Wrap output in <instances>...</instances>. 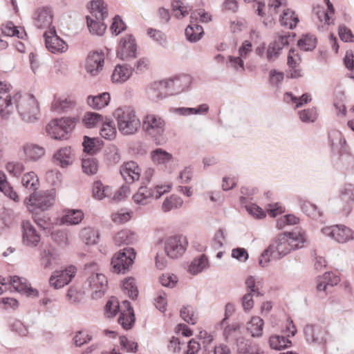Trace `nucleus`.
Wrapping results in <instances>:
<instances>
[{"mask_svg":"<svg viewBox=\"0 0 354 354\" xmlns=\"http://www.w3.org/2000/svg\"><path fill=\"white\" fill-rule=\"evenodd\" d=\"M306 240L304 233L300 232H290L279 234L270 244L273 246L274 255L277 260L287 255L293 250L304 247Z\"/></svg>","mask_w":354,"mask_h":354,"instance_id":"1","label":"nucleus"},{"mask_svg":"<svg viewBox=\"0 0 354 354\" xmlns=\"http://www.w3.org/2000/svg\"><path fill=\"white\" fill-rule=\"evenodd\" d=\"M119 131L124 136L136 134L141 126L134 109L129 106L118 107L114 112Z\"/></svg>","mask_w":354,"mask_h":354,"instance_id":"2","label":"nucleus"},{"mask_svg":"<svg viewBox=\"0 0 354 354\" xmlns=\"http://www.w3.org/2000/svg\"><path fill=\"white\" fill-rule=\"evenodd\" d=\"M97 267V263L95 262L86 263L84 266L85 272L89 276L84 284V288L92 292L91 297L93 299H100L104 295L108 283L106 277L96 272Z\"/></svg>","mask_w":354,"mask_h":354,"instance_id":"3","label":"nucleus"},{"mask_svg":"<svg viewBox=\"0 0 354 354\" xmlns=\"http://www.w3.org/2000/svg\"><path fill=\"white\" fill-rule=\"evenodd\" d=\"M14 102L16 104L19 115L24 122H34L38 119L39 105L32 95L26 94L22 96L19 93H16L14 95Z\"/></svg>","mask_w":354,"mask_h":354,"instance_id":"4","label":"nucleus"},{"mask_svg":"<svg viewBox=\"0 0 354 354\" xmlns=\"http://www.w3.org/2000/svg\"><path fill=\"white\" fill-rule=\"evenodd\" d=\"M75 126V119L73 118H62L52 120L46 126L48 133L55 140H66Z\"/></svg>","mask_w":354,"mask_h":354,"instance_id":"5","label":"nucleus"},{"mask_svg":"<svg viewBox=\"0 0 354 354\" xmlns=\"http://www.w3.org/2000/svg\"><path fill=\"white\" fill-rule=\"evenodd\" d=\"M165 121L160 115L147 114L143 118L142 129L149 136L156 145H161V136L165 132Z\"/></svg>","mask_w":354,"mask_h":354,"instance_id":"6","label":"nucleus"},{"mask_svg":"<svg viewBox=\"0 0 354 354\" xmlns=\"http://www.w3.org/2000/svg\"><path fill=\"white\" fill-rule=\"evenodd\" d=\"M55 201L54 189L35 191L28 198V207L30 211L44 212L52 207Z\"/></svg>","mask_w":354,"mask_h":354,"instance_id":"7","label":"nucleus"},{"mask_svg":"<svg viewBox=\"0 0 354 354\" xmlns=\"http://www.w3.org/2000/svg\"><path fill=\"white\" fill-rule=\"evenodd\" d=\"M136 258V252L132 248H126L120 250L111 259L113 271L116 273H125Z\"/></svg>","mask_w":354,"mask_h":354,"instance_id":"8","label":"nucleus"},{"mask_svg":"<svg viewBox=\"0 0 354 354\" xmlns=\"http://www.w3.org/2000/svg\"><path fill=\"white\" fill-rule=\"evenodd\" d=\"M187 245L186 238L182 235L171 236L165 241V251L171 259H176L183 255Z\"/></svg>","mask_w":354,"mask_h":354,"instance_id":"9","label":"nucleus"},{"mask_svg":"<svg viewBox=\"0 0 354 354\" xmlns=\"http://www.w3.org/2000/svg\"><path fill=\"white\" fill-rule=\"evenodd\" d=\"M76 271V268L71 266L64 270L53 272L49 279L50 286L57 290L68 285L75 277Z\"/></svg>","mask_w":354,"mask_h":354,"instance_id":"10","label":"nucleus"},{"mask_svg":"<svg viewBox=\"0 0 354 354\" xmlns=\"http://www.w3.org/2000/svg\"><path fill=\"white\" fill-rule=\"evenodd\" d=\"M44 37L46 48L52 53H64L68 50V45L57 35L54 26L46 30Z\"/></svg>","mask_w":354,"mask_h":354,"instance_id":"11","label":"nucleus"},{"mask_svg":"<svg viewBox=\"0 0 354 354\" xmlns=\"http://www.w3.org/2000/svg\"><path fill=\"white\" fill-rule=\"evenodd\" d=\"M324 234L330 236L338 243H345L354 239V232L344 225H333L324 227Z\"/></svg>","mask_w":354,"mask_h":354,"instance_id":"12","label":"nucleus"},{"mask_svg":"<svg viewBox=\"0 0 354 354\" xmlns=\"http://www.w3.org/2000/svg\"><path fill=\"white\" fill-rule=\"evenodd\" d=\"M306 342L318 345L326 343L327 331L319 324H307L304 328Z\"/></svg>","mask_w":354,"mask_h":354,"instance_id":"13","label":"nucleus"},{"mask_svg":"<svg viewBox=\"0 0 354 354\" xmlns=\"http://www.w3.org/2000/svg\"><path fill=\"white\" fill-rule=\"evenodd\" d=\"M295 37V34L288 32L285 35H281L272 42H271L268 47L266 52L267 59L269 62H273L277 59L280 53L281 50L285 46L289 44L290 39H292Z\"/></svg>","mask_w":354,"mask_h":354,"instance_id":"14","label":"nucleus"},{"mask_svg":"<svg viewBox=\"0 0 354 354\" xmlns=\"http://www.w3.org/2000/svg\"><path fill=\"white\" fill-rule=\"evenodd\" d=\"M137 46L132 35H127L120 42L117 57L122 60H130L136 57Z\"/></svg>","mask_w":354,"mask_h":354,"instance_id":"15","label":"nucleus"},{"mask_svg":"<svg viewBox=\"0 0 354 354\" xmlns=\"http://www.w3.org/2000/svg\"><path fill=\"white\" fill-rule=\"evenodd\" d=\"M192 82V77L185 74L165 80L169 95H177L188 89Z\"/></svg>","mask_w":354,"mask_h":354,"instance_id":"16","label":"nucleus"},{"mask_svg":"<svg viewBox=\"0 0 354 354\" xmlns=\"http://www.w3.org/2000/svg\"><path fill=\"white\" fill-rule=\"evenodd\" d=\"M53 11L48 7H42L37 9L33 15V24L37 28H46L50 26L53 22Z\"/></svg>","mask_w":354,"mask_h":354,"instance_id":"17","label":"nucleus"},{"mask_svg":"<svg viewBox=\"0 0 354 354\" xmlns=\"http://www.w3.org/2000/svg\"><path fill=\"white\" fill-rule=\"evenodd\" d=\"M22 242L23 244L29 248L36 247L40 242V235L29 221L22 223Z\"/></svg>","mask_w":354,"mask_h":354,"instance_id":"18","label":"nucleus"},{"mask_svg":"<svg viewBox=\"0 0 354 354\" xmlns=\"http://www.w3.org/2000/svg\"><path fill=\"white\" fill-rule=\"evenodd\" d=\"M148 98L153 102H158L169 95L165 80L151 83L147 89Z\"/></svg>","mask_w":354,"mask_h":354,"instance_id":"19","label":"nucleus"},{"mask_svg":"<svg viewBox=\"0 0 354 354\" xmlns=\"http://www.w3.org/2000/svg\"><path fill=\"white\" fill-rule=\"evenodd\" d=\"M104 56L102 53L93 52L86 59V71L93 76L97 75L104 66Z\"/></svg>","mask_w":354,"mask_h":354,"instance_id":"20","label":"nucleus"},{"mask_svg":"<svg viewBox=\"0 0 354 354\" xmlns=\"http://www.w3.org/2000/svg\"><path fill=\"white\" fill-rule=\"evenodd\" d=\"M120 172L127 184L139 180L140 176V169L137 163L133 161L127 162L122 165Z\"/></svg>","mask_w":354,"mask_h":354,"instance_id":"21","label":"nucleus"},{"mask_svg":"<svg viewBox=\"0 0 354 354\" xmlns=\"http://www.w3.org/2000/svg\"><path fill=\"white\" fill-rule=\"evenodd\" d=\"M134 70L129 64H118L111 75V80L115 83H122L126 82L132 75Z\"/></svg>","mask_w":354,"mask_h":354,"instance_id":"22","label":"nucleus"},{"mask_svg":"<svg viewBox=\"0 0 354 354\" xmlns=\"http://www.w3.org/2000/svg\"><path fill=\"white\" fill-rule=\"evenodd\" d=\"M9 283L17 291L26 292L28 295H37V290L28 287L26 283V279L19 277L18 276L10 277L6 279V284Z\"/></svg>","mask_w":354,"mask_h":354,"instance_id":"23","label":"nucleus"},{"mask_svg":"<svg viewBox=\"0 0 354 354\" xmlns=\"http://www.w3.org/2000/svg\"><path fill=\"white\" fill-rule=\"evenodd\" d=\"M124 305L127 309V311H124L120 313L118 318V323L124 329L129 330L132 328L135 322V315L133 310L128 301H124Z\"/></svg>","mask_w":354,"mask_h":354,"instance_id":"24","label":"nucleus"},{"mask_svg":"<svg viewBox=\"0 0 354 354\" xmlns=\"http://www.w3.org/2000/svg\"><path fill=\"white\" fill-rule=\"evenodd\" d=\"M24 153L27 161H37L45 153V149L35 144H26L23 147Z\"/></svg>","mask_w":354,"mask_h":354,"instance_id":"25","label":"nucleus"},{"mask_svg":"<svg viewBox=\"0 0 354 354\" xmlns=\"http://www.w3.org/2000/svg\"><path fill=\"white\" fill-rule=\"evenodd\" d=\"M223 336L227 342H236L238 345L239 339H245L241 335V326L238 323H233L226 326L223 330Z\"/></svg>","mask_w":354,"mask_h":354,"instance_id":"26","label":"nucleus"},{"mask_svg":"<svg viewBox=\"0 0 354 354\" xmlns=\"http://www.w3.org/2000/svg\"><path fill=\"white\" fill-rule=\"evenodd\" d=\"M53 158L57 164L62 167H66L73 161L71 147L61 148L54 154Z\"/></svg>","mask_w":354,"mask_h":354,"instance_id":"27","label":"nucleus"},{"mask_svg":"<svg viewBox=\"0 0 354 354\" xmlns=\"http://www.w3.org/2000/svg\"><path fill=\"white\" fill-rule=\"evenodd\" d=\"M185 33L189 41L195 43L202 38L204 35V31L201 25L198 24H189L185 28Z\"/></svg>","mask_w":354,"mask_h":354,"instance_id":"28","label":"nucleus"},{"mask_svg":"<svg viewBox=\"0 0 354 354\" xmlns=\"http://www.w3.org/2000/svg\"><path fill=\"white\" fill-rule=\"evenodd\" d=\"M209 261L205 254L195 258L189 266L188 271L192 274H197L209 267Z\"/></svg>","mask_w":354,"mask_h":354,"instance_id":"29","label":"nucleus"},{"mask_svg":"<svg viewBox=\"0 0 354 354\" xmlns=\"http://www.w3.org/2000/svg\"><path fill=\"white\" fill-rule=\"evenodd\" d=\"M91 3V17L97 19H104L108 16V10L102 0H93Z\"/></svg>","mask_w":354,"mask_h":354,"instance_id":"30","label":"nucleus"},{"mask_svg":"<svg viewBox=\"0 0 354 354\" xmlns=\"http://www.w3.org/2000/svg\"><path fill=\"white\" fill-rule=\"evenodd\" d=\"M84 218V213L80 209H67L62 217V223L67 225H77Z\"/></svg>","mask_w":354,"mask_h":354,"instance_id":"31","label":"nucleus"},{"mask_svg":"<svg viewBox=\"0 0 354 354\" xmlns=\"http://www.w3.org/2000/svg\"><path fill=\"white\" fill-rule=\"evenodd\" d=\"M110 102V95L108 93H103L97 96H88L87 98L88 104L94 109H101L106 106Z\"/></svg>","mask_w":354,"mask_h":354,"instance_id":"32","label":"nucleus"},{"mask_svg":"<svg viewBox=\"0 0 354 354\" xmlns=\"http://www.w3.org/2000/svg\"><path fill=\"white\" fill-rule=\"evenodd\" d=\"M136 241V234L129 230H121L114 236L115 243L119 246L122 245H131Z\"/></svg>","mask_w":354,"mask_h":354,"instance_id":"33","label":"nucleus"},{"mask_svg":"<svg viewBox=\"0 0 354 354\" xmlns=\"http://www.w3.org/2000/svg\"><path fill=\"white\" fill-rule=\"evenodd\" d=\"M103 21L104 19H97L91 16H87L86 22L90 32L93 35H102L106 29V26Z\"/></svg>","mask_w":354,"mask_h":354,"instance_id":"34","label":"nucleus"},{"mask_svg":"<svg viewBox=\"0 0 354 354\" xmlns=\"http://www.w3.org/2000/svg\"><path fill=\"white\" fill-rule=\"evenodd\" d=\"M279 21L281 26L288 27L290 29H293L299 22V19L297 16L295 15V11L290 8H286L283 10V15L280 17Z\"/></svg>","mask_w":354,"mask_h":354,"instance_id":"35","label":"nucleus"},{"mask_svg":"<svg viewBox=\"0 0 354 354\" xmlns=\"http://www.w3.org/2000/svg\"><path fill=\"white\" fill-rule=\"evenodd\" d=\"M283 100L287 103L295 104V108H299L310 102L312 98L308 93H304L300 97H297L292 93L288 92L284 94Z\"/></svg>","mask_w":354,"mask_h":354,"instance_id":"36","label":"nucleus"},{"mask_svg":"<svg viewBox=\"0 0 354 354\" xmlns=\"http://www.w3.org/2000/svg\"><path fill=\"white\" fill-rule=\"evenodd\" d=\"M102 145V141L99 138H90L86 136L84 137L82 146L84 148V151L87 153H95L101 149Z\"/></svg>","mask_w":354,"mask_h":354,"instance_id":"37","label":"nucleus"},{"mask_svg":"<svg viewBox=\"0 0 354 354\" xmlns=\"http://www.w3.org/2000/svg\"><path fill=\"white\" fill-rule=\"evenodd\" d=\"M152 161L156 165H165L171 162L173 156L162 149L158 148L151 152Z\"/></svg>","mask_w":354,"mask_h":354,"instance_id":"38","label":"nucleus"},{"mask_svg":"<svg viewBox=\"0 0 354 354\" xmlns=\"http://www.w3.org/2000/svg\"><path fill=\"white\" fill-rule=\"evenodd\" d=\"M21 183L24 187L33 192L39 188V178L34 171L25 174L22 177Z\"/></svg>","mask_w":354,"mask_h":354,"instance_id":"39","label":"nucleus"},{"mask_svg":"<svg viewBox=\"0 0 354 354\" xmlns=\"http://www.w3.org/2000/svg\"><path fill=\"white\" fill-rule=\"evenodd\" d=\"M80 237L86 245H95L99 239L98 232L92 227H85L80 232Z\"/></svg>","mask_w":354,"mask_h":354,"instance_id":"40","label":"nucleus"},{"mask_svg":"<svg viewBox=\"0 0 354 354\" xmlns=\"http://www.w3.org/2000/svg\"><path fill=\"white\" fill-rule=\"evenodd\" d=\"M153 196V192L147 187H140L138 192L133 196V201L140 205H145L148 203V200Z\"/></svg>","mask_w":354,"mask_h":354,"instance_id":"41","label":"nucleus"},{"mask_svg":"<svg viewBox=\"0 0 354 354\" xmlns=\"http://www.w3.org/2000/svg\"><path fill=\"white\" fill-rule=\"evenodd\" d=\"M0 191L3 192L4 194L8 196L10 199L15 201H19L18 195L10 186L8 182L7 181L6 174L2 171H0Z\"/></svg>","mask_w":354,"mask_h":354,"instance_id":"42","label":"nucleus"},{"mask_svg":"<svg viewBox=\"0 0 354 354\" xmlns=\"http://www.w3.org/2000/svg\"><path fill=\"white\" fill-rule=\"evenodd\" d=\"M103 121V117L102 115L97 113L87 112L85 113L82 122L86 128H93L96 126L101 124Z\"/></svg>","mask_w":354,"mask_h":354,"instance_id":"43","label":"nucleus"},{"mask_svg":"<svg viewBox=\"0 0 354 354\" xmlns=\"http://www.w3.org/2000/svg\"><path fill=\"white\" fill-rule=\"evenodd\" d=\"M270 346L272 349L281 350L289 347L291 341L281 335H272L269 339Z\"/></svg>","mask_w":354,"mask_h":354,"instance_id":"44","label":"nucleus"},{"mask_svg":"<svg viewBox=\"0 0 354 354\" xmlns=\"http://www.w3.org/2000/svg\"><path fill=\"white\" fill-rule=\"evenodd\" d=\"M263 321L259 317H254L248 323L247 329L252 337H260L262 335Z\"/></svg>","mask_w":354,"mask_h":354,"instance_id":"45","label":"nucleus"},{"mask_svg":"<svg viewBox=\"0 0 354 354\" xmlns=\"http://www.w3.org/2000/svg\"><path fill=\"white\" fill-rule=\"evenodd\" d=\"M183 201L176 195H171L165 199L162 205V209L165 212H168L173 209L179 208L183 205Z\"/></svg>","mask_w":354,"mask_h":354,"instance_id":"46","label":"nucleus"},{"mask_svg":"<svg viewBox=\"0 0 354 354\" xmlns=\"http://www.w3.org/2000/svg\"><path fill=\"white\" fill-rule=\"evenodd\" d=\"M122 290L131 299H136L138 296V290L133 277H129L123 281Z\"/></svg>","mask_w":354,"mask_h":354,"instance_id":"47","label":"nucleus"},{"mask_svg":"<svg viewBox=\"0 0 354 354\" xmlns=\"http://www.w3.org/2000/svg\"><path fill=\"white\" fill-rule=\"evenodd\" d=\"M101 124L102 127L100 132V136L106 140H111L114 138L116 133V129L113 122L111 120L102 121Z\"/></svg>","mask_w":354,"mask_h":354,"instance_id":"48","label":"nucleus"},{"mask_svg":"<svg viewBox=\"0 0 354 354\" xmlns=\"http://www.w3.org/2000/svg\"><path fill=\"white\" fill-rule=\"evenodd\" d=\"M74 106V102L69 98L58 99L52 104V109L57 112H67Z\"/></svg>","mask_w":354,"mask_h":354,"instance_id":"49","label":"nucleus"},{"mask_svg":"<svg viewBox=\"0 0 354 354\" xmlns=\"http://www.w3.org/2000/svg\"><path fill=\"white\" fill-rule=\"evenodd\" d=\"M298 46L304 50H312L317 45V39L314 35H306L297 42Z\"/></svg>","mask_w":354,"mask_h":354,"instance_id":"50","label":"nucleus"},{"mask_svg":"<svg viewBox=\"0 0 354 354\" xmlns=\"http://www.w3.org/2000/svg\"><path fill=\"white\" fill-rule=\"evenodd\" d=\"M32 214V218L39 227L42 230L50 229L51 223L50 218L44 214H41L43 212L30 211Z\"/></svg>","mask_w":354,"mask_h":354,"instance_id":"51","label":"nucleus"},{"mask_svg":"<svg viewBox=\"0 0 354 354\" xmlns=\"http://www.w3.org/2000/svg\"><path fill=\"white\" fill-rule=\"evenodd\" d=\"M236 346L237 354H259L257 348L252 346L245 339H239Z\"/></svg>","mask_w":354,"mask_h":354,"instance_id":"52","label":"nucleus"},{"mask_svg":"<svg viewBox=\"0 0 354 354\" xmlns=\"http://www.w3.org/2000/svg\"><path fill=\"white\" fill-rule=\"evenodd\" d=\"M17 217L16 213L10 209H3L0 212V219L7 227H12L17 223Z\"/></svg>","mask_w":354,"mask_h":354,"instance_id":"53","label":"nucleus"},{"mask_svg":"<svg viewBox=\"0 0 354 354\" xmlns=\"http://www.w3.org/2000/svg\"><path fill=\"white\" fill-rule=\"evenodd\" d=\"M301 208L306 214L314 219H318L322 215L317 207L308 201H304L301 205Z\"/></svg>","mask_w":354,"mask_h":354,"instance_id":"54","label":"nucleus"},{"mask_svg":"<svg viewBox=\"0 0 354 354\" xmlns=\"http://www.w3.org/2000/svg\"><path fill=\"white\" fill-rule=\"evenodd\" d=\"M298 115L301 121L304 123L314 122L317 118V109L315 107L299 111Z\"/></svg>","mask_w":354,"mask_h":354,"instance_id":"55","label":"nucleus"},{"mask_svg":"<svg viewBox=\"0 0 354 354\" xmlns=\"http://www.w3.org/2000/svg\"><path fill=\"white\" fill-rule=\"evenodd\" d=\"M83 171L88 175L95 174L97 171V163L93 157L84 158L82 162Z\"/></svg>","mask_w":354,"mask_h":354,"instance_id":"56","label":"nucleus"},{"mask_svg":"<svg viewBox=\"0 0 354 354\" xmlns=\"http://www.w3.org/2000/svg\"><path fill=\"white\" fill-rule=\"evenodd\" d=\"M147 34L162 47H167L168 42L167 37L162 31L153 28H149Z\"/></svg>","mask_w":354,"mask_h":354,"instance_id":"57","label":"nucleus"},{"mask_svg":"<svg viewBox=\"0 0 354 354\" xmlns=\"http://www.w3.org/2000/svg\"><path fill=\"white\" fill-rule=\"evenodd\" d=\"M84 295V291L79 290L75 286H72L68 289L66 294V297L71 304H77L80 303V301L83 299Z\"/></svg>","mask_w":354,"mask_h":354,"instance_id":"58","label":"nucleus"},{"mask_svg":"<svg viewBox=\"0 0 354 354\" xmlns=\"http://www.w3.org/2000/svg\"><path fill=\"white\" fill-rule=\"evenodd\" d=\"M105 159L109 165L117 164L120 160L118 149L115 145L107 148L105 153Z\"/></svg>","mask_w":354,"mask_h":354,"instance_id":"59","label":"nucleus"},{"mask_svg":"<svg viewBox=\"0 0 354 354\" xmlns=\"http://www.w3.org/2000/svg\"><path fill=\"white\" fill-rule=\"evenodd\" d=\"M180 317L189 324H195L197 317L194 315L193 308L190 306H183L180 310Z\"/></svg>","mask_w":354,"mask_h":354,"instance_id":"60","label":"nucleus"},{"mask_svg":"<svg viewBox=\"0 0 354 354\" xmlns=\"http://www.w3.org/2000/svg\"><path fill=\"white\" fill-rule=\"evenodd\" d=\"M273 246H268L261 254L259 260V264L261 267H266L268 266V263L270 262V259H275L274 255V250H272Z\"/></svg>","mask_w":354,"mask_h":354,"instance_id":"61","label":"nucleus"},{"mask_svg":"<svg viewBox=\"0 0 354 354\" xmlns=\"http://www.w3.org/2000/svg\"><path fill=\"white\" fill-rule=\"evenodd\" d=\"M340 197L344 202H354V185H346L341 191Z\"/></svg>","mask_w":354,"mask_h":354,"instance_id":"62","label":"nucleus"},{"mask_svg":"<svg viewBox=\"0 0 354 354\" xmlns=\"http://www.w3.org/2000/svg\"><path fill=\"white\" fill-rule=\"evenodd\" d=\"M6 170L15 176H19L24 171L25 167L22 162H10L6 165Z\"/></svg>","mask_w":354,"mask_h":354,"instance_id":"63","label":"nucleus"},{"mask_svg":"<svg viewBox=\"0 0 354 354\" xmlns=\"http://www.w3.org/2000/svg\"><path fill=\"white\" fill-rule=\"evenodd\" d=\"M338 34L342 41L344 42L354 43V35L348 28L345 26H339L338 28Z\"/></svg>","mask_w":354,"mask_h":354,"instance_id":"64","label":"nucleus"}]
</instances>
